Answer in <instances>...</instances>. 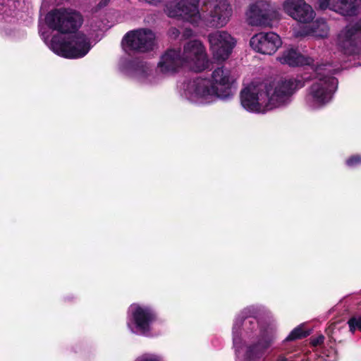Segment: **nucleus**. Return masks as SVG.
Segmentation results:
<instances>
[{
    "instance_id": "nucleus-1",
    "label": "nucleus",
    "mask_w": 361,
    "mask_h": 361,
    "mask_svg": "<svg viewBox=\"0 0 361 361\" xmlns=\"http://www.w3.org/2000/svg\"><path fill=\"white\" fill-rule=\"evenodd\" d=\"M307 76L290 78L265 85L251 83L240 92V103L247 111L265 114L268 111L289 104L293 94L305 86Z\"/></svg>"
},
{
    "instance_id": "nucleus-2",
    "label": "nucleus",
    "mask_w": 361,
    "mask_h": 361,
    "mask_svg": "<svg viewBox=\"0 0 361 361\" xmlns=\"http://www.w3.org/2000/svg\"><path fill=\"white\" fill-rule=\"evenodd\" d=\"M258 307L245 308L238 315L233 326V343L238 356L239 348L243 338L257 337V341L247 347L243 355L244 361H261L264 360L267 350L276 338V327L273 325L259 326L257 317L260 314Z\"/></svg>"
},
{
    "instance_id": "nucleus-3",
    "label": "nucleus",
    "mask_w": 361,
    "mask_h": 361,
    "mask_svg": "<svg viewBox=\"0 0 361 361\" xmlns=\"http://www.w3.org/2000/svg\"><path fill=\"white\" fill-rule=\"evenodd\" d=\"M236 79L235 73L223 66L212 71L211 79L198 77L184 81L179 85V93L198 104H210L217 99L228 100L234 95Z\"/></svg>"
},
{
    "instance_id": "nucleus-4",
    "label": "nucleus",
    "mask_w": 361,
    "mask_h": 361,
    "mask_svg": "<svg viewBox=\"0 0 361 361\" xmlns=\"http://www.w3.org/2000/svg\"><path fill=\"white\" fill-rule=\"evenodd\" d=\"M314 71V82L308 89L305 101L307 107L317 109L324 106L332 99L338 87V80L333 76L338 68L333 67L332 64H319Z\"/></svg>"
},
{
    "instance_id": "nucleus-5",
    "label": "nucleus",
    "mask_w": 361,
    "mask_h": 361,
    "mask_svg": "<svg viewBox=\"0 0 361 361\" xmlns=\"http://www.w3.org/2000/svg\"><path fill=\"white\" fill-rule=\"evenodd\" d=\"M39 33L49 47L56 54L69 59H78L85 56L90 50V39L82 32L75 34L72 39L66 42L61 35H54L49 42H47L46 32L43 26L39 25Z\"/></svg>"
},
{
    "instance_id": "nucleus-6",
    "label": "nucleus",
    "mask_w": 361,
    "mask_h": 361,
    "mask_svg": "<svg viewBox=\"0 0 361 361\" xmlns=\"http://www.w3.org/2000/svg\"><path fill=\"white\" fill-rule=\"evenodd\" d=\"M337 51L345 57L361 59V19L342 28L334 39Z\"/></svg>"
},
{
    "instance_id": "nucleus-7",
    "label": "nucleus",
    "mask_w": 361,
    "mask_h": 361,
    "mask_svg": "<svg viewBox=\"0 0 361 361\" xmlns=\"http://www.w3.org/2000/svg\"><path fill=\"white\" fill-rule=\"evenodd\" d=\"M45 23L50 29L60 33H73L82 25V17L71 8H55L46 15Z\"/></svg>"
},
{
    "instance_id": "nucleus-8",
    "label": "nucleus",
    "mask_w": 361,
    "mask_h": 361,
    "mask_svg": "<svg viewBox=\"0 0 361 361\" xmlns=\"http://www.w3.org/2000/svg\"><path fill=\"white\" fill-rule=\"evenodd\" d=\"M156 319V313L150 307L133 304L128 309L127 326L133 334L152 336V325Z\"/></svg>"
},
{
    "instance_id": "nucleus-9",
    "label": "nucleus",
    "mask_w": 361,
    "mask_h": 361,
    "mask_svg": "<svg viewBox=\"0 0 361 361\" xmlns=\"http://www.w3.org/2000/svg\"><path fill=\"white\" fill-rule=\"evenodd\" d=\"M245 16L249 25L264 27H271L281 19L277 8L270 2L263 1L250 4Z\"/></svg>"
},
{
    "instance_id": "nucleus-10",
    "label": "nucleus",
    "mask_w": 361,
    "mask_h": 361,
    "mask_svg": "<svg viewBox=\"0 0 361 361\" xmlns=\"http://www.w3.org/2000/svg\"><path fill=\"white\" fill-rule=\"evenodd\" d=\"M155 34L148 28L129 31L122 40L123 49L128 55L151 51L155 47Z\"/></svg>"
},
{
    "instance_id": "nucleus-11",
    "label": "nucleus",
    "mask_w": 361,
    "mask_h": 361,
    "mask_svg": "<svg viewBox=\"0 0 361 361\" xmlns=\"http://www.w3.org/2000/svg\"><path fill=\"white\" fill-rule=\"evenodd\" d=\"M181 57L185 68L195 72L203 71L210 66L206 49L200 40H190L185 44Z\"/></svg>"
},
{
    "instance_id": "nucleus-12",
    "label": "nucleus",
    "mask_w": 361,
    "mask_h": 361,
    "mask_svg": "<svg viewBox=\"0 0 361 361\" xmlns=\"http://www.w3.org/2000/svg\"><path fill=\"white\" fill-rule=\"evenodd\" d=\"M200 0H179L169 2L164 11L170 18H180L195 26L202 21L199 10Z\"/></svg>"
},
{
    "instance_id": "nucleus-13",
    "label": "nucleus",
    "mask_w": 361,
    "mask_h": 361,
    "mask_svg": "<svg viewBox=\"0 0 361 361\" xmlns=\"http://www.w3.org/2000/svg\"><path fill=\"white\" fill-rule=\"evenodd\" d=\"M209 49L213 59L222 63L231 55L236 45V39L226 31H215L208 35Z\"/></svg>"
},
{
    "instance_id": "nucleus-14",
    "label": "nucleus",
    "mask_w": 361,
    "mask_h": 361,
    "mask_svg": "<svg viewBox=\"0 0 361 361\" xmlns=\"http://www.w3.org/2000/svg\"><path fill=\"white\" fill-rule=\"evenodd\" d=\"M208 14L204 21L207 26L211 27H223L229 21L232 16V8L228 0H204Z\"/></svg>"
},
{
    "instance_id": "nucleus-15",
    "label": "nucleus",
    "mask_w": 361,
    "mask_h": 361,
    "mask_svg": "<svg viewBox=\"0 0 361 361\" xmlns=\"http://www.w3.org/2000/svg\"><path fill=\"white\" fill-rule=\"evenodd\" d=\"M119 68L125 74L134 78L145 84H153L157 82L152 74V68L145 62L130 61L126 58L121 59Z\"/></svg>"
},
{
    "instance_id": "nucleus-16",
    "label": "nucleus",
    "mask_w": 361,
    "mask_h": 361,
    "mask_svg": "<svg viewBox=\"0 0 361 361\" xmlns=\"http://www.w3.org/2000/svg\"><path fill=\"white\" fill-rule=\"evenodd\" d=\"M281 44V37L274 32L257 33L250 40V45L253 50L267 55L274 54Z\"/></svg>"
},
{
    "instance_id": "nucleus-17",
    "label": "nucleus",
    "mask_w": 361,
    "mask_h": 361,
    "mask_svg": "<svg viewBox=\"0 0 361 361\" xmlns=\"http://www.w3.org/2000/svg\"><path fill=\"white\" fill-rule=\"evenodd\" d=\"M282 8L287 15L301 23H308L315 16L312 6L305 0H285Z\"/></svg>"
},
{
    "instance_id": "nucleus-18",
    "label": "nucleus",
    "mask_w": 361,
    "mask_h": 361,
    "mask_svg": "<svg viewBox=\"0 0 361 361\" xmlns=\"http://www.w3.org/2000/svg\"><path fill=\"white\" fill-rule=\"evenodd\" d=\"M180 49H168L160 57L158 68L164 74H173L184 68Z\"/></svg>"
},
{
    "instance_id": "nucleus-19",
    "label": "nucleus",
    "mask_w": 361,
    "mask_h": 361,
    "mask_svg": "<svg viewBox=\"0 0 361 361\" xmlns=\"http://www.w3.org/2000/svg\"><path fill=\"white\" fill-rule=\"evenodd\" d=\"M318 6L322 10L329 8L343 16H354L361 8V0H319Z\"/></svg>"
},
{
    "instance_id": "nucleus-20",
    "label": "nucleus",
    "mask_w": 361,
    "mask_h": 361,
    "mask_svg": "<svg viewBox=\"0 0 361 361\" xmlns=\"http://www.w3.org/2000/svg\"><path fill=\"white\" fill-rule=\"evenodd\" d=\"M277 60L284 65L291 67L310 66L313 63L312 59L305 57L293 48L287 49L277 57Z\"/></svg>"
},
{
    "instance_id": "nucleus-21",
    "label": "nucleus",
    "mask_w": 361,
    "mask_h": 361,
    "mask_svg": "<svg viewBox=\"0 0 361 361\" xmlns=\"http://www.w3.org/2000/svg\"><path fill=\"white\" fill-rule=\"evenodd\" d=\"M329 26L323 18L317 19L311 27L308 28L304 34L300 35H312L317 37H326L329 34Z\"/></svg>"
},
{
    "instance_id": "nucleus-22",
    "label": "nucleus",
    "mask_w": 361,
    "mask_h": 361,
    "mask_svg": "<svg viewBox=\"0 0 361 361\" xmlns=\"http://www.w3.org/2000/svg\"><path fill=\"white\" fill-rule=\"evenodd\" d=\"M317 354L322 361H336L337 360V352L331 343L319 349Z\"/></svg>"
},
{
    "instance_id": "nucleus-23",
    "label": "nucleus",
    "mask_w": 361,
    "mask_h": 361,
    "mask_svg": "<svg viewBox=\"0 0 361 361\" xmlns=\"http://www.w3.org/2000/svg\"><path fill=\"white\" fill-rule=\"evenodd\" d=\"M309 335V332L304 331L302 326L295 328L286 337L285 341H294L296 339L305 338Z\"/></svg>"
},
{
    "instance_id": "nucleus-24",
    "label": "nucleus",
    "mask_w": 361,
    "mask_h": 361,
    "mask_svg": "<svg viewBox=\"0 0 361 361\" xmlns=\"http://www.w3.org/2000/svg\"><path fill=\"white\" fill-rule=\"evenodd\" d=\"M349 330L354 333L355 331H361V315H355L348 321Z\"/></svg>"
},
{
    "instance_id": "nucleus-25",
    "label": "nucleus",
    "mask_w": 361,
    "mask_h": 361,
    "mask_svg": "<svg viewBox=\"0 0 361 361\" xmlns=\"http://www.w3.org/2000/svg\"><path fill=\"white\" fill-rule=\"evenodd\" d=\"M134 361H164V359L159 355L145 353L137 357Z\"/></svg>"
},
{
    "instance_id": "nucleus-26",
    "label": "nucleus",
    "mask_w": 361,
    "mask_h": 361,
    "mask_svg": "<svg viewBox=\"0 0 361 361\" xmlns=\"http://www.w3.org/2000/svg\"><path fill=\"white\" fill-rule=\"evenodd\" d=\"M274 361H307L304 358L299 360L296 355H290L289 353L287 355H279Z\"/></svg>"
},
{
    "instance_id": "nucleus-27",
    "label": "nucleus",
    "mask_w": 361,
    "mask_h": 361,
    "mask_svg": "<svg viewBox=\"0 0 361 361\" xmlns=\"http://www.w3.org/2000/svg\"><path fill=\"white\" fill-rule=\"evenodd\" d=\"M346 165L349 167H355L361 164V156L354 155L345 161Z\"/></svg>"
},
{
    "instance_id": "nucleus-28",
    "label": "nucleus",
    "mask_w": 361,
    "mask_h": 361,
    "mask_svg": "<svg viewBox=\"0 0 361 361\" xmlns=\"http://www.w3.org/2000/svg\"><path fill=\"white\" fill-rule=\"evenodd\" d=\"M324 339V337L322 335H319L315 338H311V344L314 347H317L323 343Z\"/></svg>"
},
{
    "instance_id": "nucleus-29",
    "label": "nucleus",
    "mask_w": 361,
    "mask_h": 361,
    "mask_svg": "<svg viewBox=\"0 0 361 361\" xmlns=\"http://www.w3.org/2000/svg\"><path fill=\"white\" fill-rule=\"evenodd\" d=\"M180 34V30L176 27H171L169 31V36L173 39L177 38Z\"/></svg>"
},
{
    "instance_id": "nucleus-30",
    "label": "nucleus",
    "mask_w": 361,
    "mask_h": 361,
    "mask_svg": "<svg viewBox=\"0 0 361 361\" xmlns=\"http://www.w3.org/2000/svg\"><path fill=\"white\" fill-rule=\"evenodd\" d=\"M192 34L193 32L191 29L186 28L183 33V36L184 37V38L187 39L190 37L192 35Z\"/></svg>"
},
{
    "instance_id": "nucleus-31",
    "label": "nucleus",
    "mask_w": 361,
    "mask_h": 361,
    "mask_svg": "<svg viewBox=\"0 0 361 361\" xmlns=\"http://www.w3.org/2000/svg\"><path fill=\"white\" fill-rule=\"evenodd\" d=\"M111 0H101L99 3L98 4L99 8H103L105 7L109 4Z\"/></svg>"
},
{
    "instance_id": "nucleus-32",
    "label": "nucleus",
    "mask_w": 361,
    "mask_h": 361,
    "mask_svg": "<svg viewBox=\"0 0 361 361\" xmlns=\"http://www.w3.org/2000/svg\"><path fill=\"white\" fill-rule=\"evenodd\" d=\"M146 2L152 4V5H157L159 3L162 1L163 0H145Z\"/></svg>"
}]
</instances>
